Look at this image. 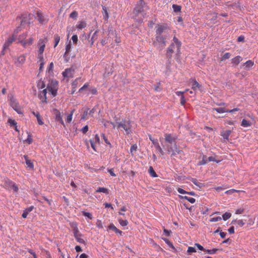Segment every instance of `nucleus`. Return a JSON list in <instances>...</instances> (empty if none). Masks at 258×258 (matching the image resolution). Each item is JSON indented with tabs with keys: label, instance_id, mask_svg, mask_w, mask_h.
Listing matches in <instances>:
<instances>
[{
	"label": "nucleus",
	"instance_id": "obj_39",
	"mask_svg": "<svg viewBox=\"0 0 258 258\" xmlns=\"http://www.w3.org/2000/svg\"><path fill=\"white\" fill-rule=\"evenodd\" d=\"M231 216V214L230 213H225L222 215V218L224 220L226 221L229 219Z\"/></svg>",
	"mask_w": 258,
	"mask_h": 258
},
{
	"label": "nucleus",
	"instance_id": "obj_52",
	"mask_svg": "<svg viewBox=\"0 0 258 258\" xmlns=\"http://www.w3.org/2000/svg\"><path fill=\"white\" fill-rule=\"evenodd\" d=\"M92 140H94L95 141V143L96 144H99L100 142V138L98 135H95L94 136V138L92 139Z\"/></svg>",
	"mask_w": 258,
	"mask_h": 258
},
{
	"label": "nucleus",
	"instance_id": "obj_53",
	"mask_svg": "<svg viewBox=\"0 0 258 258\" xmlns=\"http://www.w3.org/2000/svg\"><path fill=\"white\" fill-rule=\"evenodd\" d=\"M102 136L103 138V140H104L105 143L108 145H109L111 147V145L110 142L108 141L107 138L105 137V135L104 134H102Z\"/></svg>",
	"mask_w": 258,
	"mask_h": 258
},
{
	"label": "nucleus",
	"instance_id": "obj_10",
	"mask_svg": "<svg viewBox=\"0 0 258 258\" xmlns=\"http://www.w3.org/2000/svg\"><path fill=\"white\" fill-rule=\"evenodd\" d=\"M189 85L191 86V89L194 91V95L196 94V92L198 89H200L201 85L194 79H191L189 80Z\"/></svg>",
	"mask_w": 258,
	"mask_h": 258
},
{
	"label": "nucleus",
	"instance_id": "obj_42",
	"mask_svg": "<svg viewBox=\"0 0 258 258\" xmlns=\"http://www.w3.org/2000/svg\"><path fill=\"white\" fill-rule=\"evenodd\" d=\"M81 236H78L77 237H76L75 238V239L80 243L84 244V243H85V240L83 238H81Z\"/></svg>",
	"mask_w": 258,
	"mask_h": 258
},
{
	"label": "nucleus",
	"instance_id": "obj_51",
	"mask_svg": "<svg viewBox=\"0 0 258 258\" xmlns=\"http://www.w3.org/2000/svg\"><path fill=\"white\" fill-rule=\"evenodd\" d=\"M97 31H96L93 34L92 37H91V45H92L93 44V43L94 42L95 40L96 39V35L97 33Z\"/></svg>",
	"mask_w": 258,
	"mask_h": 258
},
{
	"label": "nucleus",
	"instance_id": "obj_56",
	"mask_svg": "<svg viewBox=\"0 0 258 258\" xmlns=\"http://www.w3.org/2000/svg\"><path fill=\"white\" fill-rule=\"evenodd\" d=\"M25 141L29 144H31L32 143L33 139L31 138L30 135H28L27 139L25 140Z\"/></svg>",
	"mask_w": 258,
	"mask_h": 258
},
{
	"label": "nucleus",
	"instance_id": "obj_50",
	"mask_svg": "<svg viewBox=\"0 0 258 258\" xmlns=\"http://www.w3.org/2000/svg\"><path fill=\"white\" fill-rule=\"evenodd\" d=\"M217 250H218V249L213 248L212 249H207V250H206V251L208 252V253L211 254L215 253Z\"/></svg>",
	"mask_w": 258,
	"mask_h": 258
},
{
	"label": "nucleus",
	"instance_id": "obj_21",
	"mask_svg": "<svg viewBox=\"0 0 258 258\" xmlns=\"http://www.w3.org/2000/svg\"><path fill=\"white\" fill-rule=\"evenodd\" d=\"M201 158L202 160L201 161H199L197 164L198 165H204L208 163V157L206 155H202L199 157V159Z\"/></svg>",
	"mask_w": 258,
	"mask_h": 258
},
{
	"label": "nucleus",
	"instance_id": "obj_3",
	"mask_svg": "<svg viewBox=\"0 0 258 258\" xmlns=\"http://www.w3.org/2000/svg\"><path fill=\"white\" fill-rule=\"evenodd\" d=\"M58 83L56 80L50 81L47 85L46 89L53 96H55L58 90Z\"/></svg>",
	"mask_w": 258,
	"mask_h": 258
},
{
	"label": "nucleus",
	"instance_id": "obj_58",
	"mask_svg": "<svg viewBox=\"0 0 258 258\" xmlns=\"http://www.w3.org/2000/svg\"><path fill=\"white\" fill-rule=\"evenodd\" d=\"M177 190L179 194H187V191L179 187L177 189Z\"/></svg>",
	"mask_w": 258,
	"mask_h": 258
},
{
	"label": "nucleus",
	"instance_id": "obj_46",
	"mask_svg": "<svg viewBox=\"0 0 258 258\" xmlns=\"http://www.w3.org/2000/svg\"><path fill=\"white\" fill-rule=\"evenodd\" d=\"M88 115H89L88 109H87V110L83 112V114L82 115L81 119H87V116Z\"/></svg>",
	"mask_w": 258,
	"mask_h": 258
},
{
	"label": "nucleus",
	"instance_id": "obj_25",
	"mask_svg": "<svg viewBox=\"0 0 258 258\" xmlns=\"http://www.w3.org/2000/svg\"><path fill=\"white\" fill-rule=\"evenodd\" d=\"M33 114L37 118V122L39 125H42L44 122L42 120V118L41 117L40 113L38 112H32Z\"/></svg>",
	"mask_w": 258,
	"mask_h": 258
},
{
	"label": "nucleus",
	"instance_id": "obj_23",
	"mask_svg": "<svg viewBox=\"0 0 258 258\" xmlns=\"http://www.w3.org/2000/svg\"><path fill=\"white\" fill-rule=\"evenodd\" d=\"M47 89L43 90L39 94V99L43 102H46Z\"/></svg>",
	"mask_w": 258,
	"mask_h": 258
},
{
	"label": "nucleus",
	"instance_id": "obj_48",
	"mask_svg": "<svg viewBox=\"0 0 258 258\" xmlns=\"http://www.w3.org/2000/svg\"><path fill=\"white\" fill-rule=\"evenodd\" d=\"M221 219H222L221 217L220 216H218V217H213V218H211L210 221L212 222H216L219 221V220H220Z\"/></svg>",
	"mask_w": 258,
	"mask_h": 258
},
{
	"label": "nucleus",
	"instance_id": "obj_30",
	"mask_svg": "<svg viewBox=\"0 0 258 258\" xmlns=\"http://www.w3.org/2000/svg\"><path fill=\"white\" fill-rule=\"evenodd\" d=\"M87 26V24L85 21H81L77 25L76 27L78 29H82Z\"/></svg>",
	"mask_w": 258,
	"mask_h": 258
},
{
	"label": "nucleus",
	"instance_id": "obj_57",
	"mask_svg": "<svg viewBox=\"0 0 258 258\" xmlns=\"http://www.w3.org/2000/svg\"><path fill=\"white\" fill-rule=\"evenodd\" d=\"M11 188L14 191L16 192L18 190V187L15 183H12Z\"/></svg>",
	"mask_w": 258,
	"mask_h": 258
},
{
	"label": "nucleus",
	"instance_id": "obj_9",
	"mask_svg": "<svg viewBox=\"0 0 258 258\" xmlns=\"http://www.w3.org/2000/svg\"><path fill=\"white\" fill-rule=\"evenodd\" d=\"M10 105L19 114L22 113V109L19 103L14 98L10 100Z\"/></svg>",
	"mask_w": 258,
	"mask_h": 258
},
{
	"label": "nucleus",
	"instance_id": "obj_35",
	"mask_svg": "<svg viewBox=\"0 0 258 258\" xmlns=\"http://www.w3.org/2000/svg\"><path fill=\"white\" fill-rule=\"evenodd\" d=\"M138 146L137 144H133L131 146L130 149V152L132 154L134 155V153H135L137 151Z\"/></svg>",
	"mask_w": 258,
	"mask_h": 258
},
{
	"label": "nucleus",
	"instance_id": "obj_12",
	"mask_svg": "<svg viewBox=\"0 0 258 258\" xmlns=\"http://www.w3.org/2000/svg\"><path fill=\"white\" fill-rule=\"evenodd\" d=\"M53 113L55 115V120L64 125V123L62 119V116L61 112L57 109H53Z\"/></svg>",
	"mask_w": 258,
	"mask_h": 258
},
{
	"label": "nucleus",
	"instance_id": "obj_62",
	"mask_svg": "<svg viewBox=\"0 0 258 258\" xmlns=\"http://www.w3.org/2000/svg\"><path fill=\"white\" fill-rule=\"evenodd\" d=\"M208 162L213 161L216 162L217 163H219V161H218L215 159V158L213 156H210L209 157H208Z\"/></svg>",
	"mask_w": 258,
	"mask_h": 258
},
{
	"label": "nucleus",
	"instance_id": "obj_13",
	"mask_svg": "<svg viewBox=\"0 0 258 258\" xmlns=\"http://www.w3.org/2000/svg\"><path fill=\"white\" fill-rule=\"evenodd\" d=\"M15 34L16 33H15L12 36L9 37L6 41L3 46L4 50L8 48L9 46L16 39Z\"/></svg>",
	"mask_w": 258,
	"mask_h": 258
},
{
	"label": "nucleus",
	"instance_id": "obj_20",
	"mask_svg": "<svg viewBox=\"0 0 258 258\" xmlns=\"http://www.w3.org/2000/svg\"><path fill=\"white\" fill-rule=\"evenodd\" d=\"M34 38L32 37L29 38L28 39H26V38L24 41L21 43V44L24 47H26L32 45L34 42Z\"/></svg>",
	"mask_w": 258,
	"mask_h": 258
},
{
	"label": "nucleus",
	"instance_id": "obj_38",
	"mask_svg": "<svg viewBox=\"0 0 258 258\" xmlns=\"http://www.w3.org/2000/svg\"><path fill=\"white\" fill-rule=\"evenodd\" d=\"M118 221L122 226H125L128 224V221L126 220H122L120 218H118Z\"/></svg>",
	"mask_w": 258,
	"mask_h": 258
},
{
	"label": "nucleus",
	"instance_id": "obj_61",
	"mask_svg": "<svg viewBox=\"0 0 258 258\" xmlns=\"http://www.w3.org/2000/svg\"><path fill=\"white\" fill-rule=\"evenodd\" d=\"M74 236L75 238H76L78 236H82V235L79 233V230L78 229H75L74 231Z\"/></svg>",
	"mask_w": 258,
	"mask_h": 258
},
{
	"label": "nucleus",
	"instance_id": "obj_6",
	"mask_svg": "<svg viewBox=\"0 0 258 258\" xmlns=\"http://www.w3.org/2000/svg\"><path fill=\"white\" fill-rule=\"evenodd\" d=\"M46 41V38L40 39L38 41V45H39V50L38 57L39 59H43V53L44 52Z\"/></svg>",
	"mask_w": 258,
	"mask_h": 258
},
{
	"label": "nucleus",
	"instance_id": "obj_16",
	"mask_svg": "<svg viewBox=\"0 0 258 258\" xmlns=\"http://www.w3.org/2000/svg\"><path fill=\"white\" fill-rule=\"evenodd\" d=\"M173 42L172 43H174V48L175 46H176V55H179L180 53V47L181 46V42L175 36L173 37Z\"/></svg>",
	"mask_w": 258,
	"mask_h": 258
},
{
	"label": "nucleus",
	"instance_id": "obj_28",
	"mask_svg": "<svg viewBox=\"0 0 258 258\" xmlns=\"http://www.w3.org/2000/svg\"><path fill=\"white\" fill-rule=\"evenodd\" d=\"M27 37V33H24L21 35H20L18 37V43H21Z\"/></svg>",
	"mask_w": 258,
	"mask_h": 258
},
{
	"label": "nucleus",
	"instance_id": "obj_15",
	"mask_svg": "<svg viewBox=\"0 0 258 258\" xmlns=\"http://www.w3.org/2000/svg\"><path fill=\"white\" fill-rule=\"evenodd\" d=\"M74 72V69L72 68H68L62 73V75L64 78H71L73 77Z\"/></svg>",
	"mask_w": 258,
	"mask_h": 258
},
{
	"label": "nucleus",
	"instance_id": "obj_29",
	"mask_svg": "<svg viewBox=\"0 0 258 258\" xmlns=\"http://www.w3.org/2000/svg\"><path fill=\"white\" fill-rule=\"evenodd\" d=\"M251 123L245 119H243L241 122V125L243 127H249L251 125Z\"/></svg>",
	"mask_w": 258,
	"mask_h": 258
},
{
	"label": "nucleus",
	"instance_id": "obj_2",
	"mask_svg": "<svg viewBox=\"0 0 258 258\" xmlns=\"http://www.w3.org/2000/svg\"><path fill=\"white\" fill-rule=\"evenodd\" d=\"M117 124V127L121 131L122 128L125 131L126 134H130L132 133V124L131 121L128 119H122L120 122H116Z\"/></svg>",
	"mask_w": 258,
	"mask_h": 258
},
{
	"label": "nucleus",
	"instance_id": "obj_17",
	"mask_svg": "<svg viewBox=\"0 0 258 258\" xmlns=\"http://www.w3.org/2000/svg\"><path fill=\"white\" fill-rule=\"evenodd\" d=\"M164 136L165 140L168 143L170 144L176 143L175 140H176V137L175 136H172L171 134H165Z\"/></svg>",
	"mask_w": 258,
	"mask_h": 258
},
{
	"label": "nucleus",
	"instance_id": "obj_1",
	"mask_svg": "<svg viewBox=\"0 0 258 258\" xmlns=\"http://www.w3.org/2000/svg\"><path fill=\"white\" fill-rule=\"evenodd\" d=\"M32 18V15L28 13H24L21 16L18 17L17 20L20 23V26L16 29L15 33H18L22 28H25L26 26H29Z\"/></svg>",
	"mask_w": 258,
	"mask_h": 258
},
{
	"label": "nucleus",
	"instance_id": "obj_41",
	"mask_svg": "<svg viewBox=\"0 0 258 258\" xmlns=\"http://www.w3.org/2000/svg\"><path fill=\"white\" fill-rule=\"evenodd\" d=\"M117 229V228L114 226L113 224H110L108 227V230H112L115 232H116Z\"/></svg>",
	"mask_w": 258,
	"mask_h": 258
},
{
	"label": "nucleus",
	"instance_id": "obj_64",
	"mask_svg": "<svg viewBox=\"0 0 258 258\" xmlns=\"http://www.w3.org/2000/svg\"><path fill=\"white\" fill-rule=\"evenodd\" d=\"M89 127L88 125H85L82 130L81 131L84 133H86L88 131Z\"/></svg>",
	"mask_w": 258,
	"mask_h": 258
},
{
	"label": "nucleus",
	"instance_id": "obj_24",
	"mask_svg": "<svg viewBox=\"0 0 258 258\" xmlns=\"http://www.w3.org/2000/svg\"><path fill=\"white\" fill-rule=\"evenodd\" d=\"M34 207L33 206H31L29 207H28L25 209L23 211V213L22 215V216L23 218H26L27 217L28 214L29 213L33 211Z\"/></svg>",
	"mask_w": 258,
	"mask_h": 258
},
{
	"label": "nucleus",
	"instance_id": "obj_27",
	"mask_svg": "<svg viewBox=\"0 0 258 258\" xmlns=\"http://www.w3.org/2000/svg\"><path fill=\"white\" fill-rule=\"evenodd\" d=\"M25 159V162L27 166L30 168V169H33L34 165L33 163L32 162V161L28 159V157L27 155H24V156Z\"/></svg>",
	"mask_w": 258,
	"mask_h": 258
},
{
	"label": "nucleus",
	"instance_id": "obj_54",
	"mask_svg": "<svg viewBox=\"0 0 258 258\" xmlns=\"http://www.w3.org/2000/svg\"><path fill=\"white\" fill-rule=\"evenodd\" d=\"M96 225L97 227L99 228H102L103 226L102 224V222L100 220H97L96 223Z\"/></svg>",
	"mask_w": 258,
	"mask_h": 258
},
{
	"label": "nucleus",
	"instance_id": "obj_47",
	"mask_svg": "<svg viewBox=\"0 0 258 258\" xmlns=\"http://www.w3.org/2000/svg\"><path fill=\"white\" fill-rule=\"evenodd\" d=\"M90 144H91V147L92 148V149L94 150V151H96V143H95V141L94 140H92V139H90Z\"/></svg>",
	"mask_w": 258,
	"mask_h": 258
},
{
	"label": "nucleus",
	"instance_id": "obj_40",
	"mask_svg": "<svg viewBox=\"0 0 258 258\" xmlns=\"http://www.w3.org/2000/svg\"><path fill=\"white\" fill-rule=\"evenodd\" d=\"M73 114V110L72 111V112L70 113L67 114L66 121L68 122H70L72 121Z\"/></svg>",
	"mask_w": 258,
	"mask_h": 258
},
{
	"label": "nucleus",
	"instance_id": "obj_19",
	"mask_svg": "<svg viewBox=\"0 0 258 258\" xmlns=\"http://www.w3.org/2000/svg\"><path fill=\"white\" fill-rule=\"evenodd\" d=\"M174 43H171L167 48L166 53V56L169 59L171 58L173 52Z\"/></svg>",
	"mask_w": 258,
	"mask_h": 258
},
{
	"label": "nucleus",
	"instance_id": "obj_59",
	"mask_svg": "<svg viewBox=\"0 0 258 258\" xmlns=\"http://www.w3.org/2000/svg\"><path fill=\"white\" fill-rule=\"evenodd\" d=\"M72 40L74 43L76 44L78 42V36L77 35H74L72 37Z\"/></svg>",
	"mask_w": 258,
	"mask_h": 258
},
{
	"label": "nucleus",
	"instance_id": "obj_26",
	"mask_svg": "<svg viewBox=\"0 0 258 258\" xmlns=\"http://www.w3.org/2000/svg\"><path fill=\"white\" fill-rule=\"evenodd\" d=\"M25 60L26 56L24 55H21L17 58V61H15V63L22 64L24 63Z\"/></svg>",
	"mask_w": 258,
	"mask_h": 258
},
{
	"label": "nucleus",
	"instance_id": "obj_31",
	"mask_svg": "<svg viewBox=\"0 0 258 258\" xmlns=\"http://www.w3.org/2000/svg\"><path fill=\"white\" fill-rule=\"evenodd\" d=\"M227 109H226L225 108H222V107H220V108H213L212 109V110L216 111L218 113H224V112H227Z\"/></svg>",
	"mask_w": 258,
	"mask_h": 258
},
{
	"label": "nucleus",
	"instance_id": "obj_37",
	"mask_svg": "<svg viewBox=\"0 0 258 258\" xmlns=\"http://www.w3.org/2000/svg\"><path fill=\"white\" fill-rule=\"evenodd\" d=\"M172 8L174 12H178L181 11V7L177 5L173 4L172 5Z\"/></svg>",
	"mask_w": 258,
	"mask_h": 258
},
{
	"label": "nucleus",
	"instance_id": "obj_14",
	"mask_svg": "<svg viewBox=\"0 0 258 258\" xmlns=\"http://www.w3.org/2000/svg\"><path fill=\"white\" fill-rule=\"evenodd\" d=\"M149 139L152 141V143L155 146V147L156 148V150L159 152L160 155H163L164 154V152L163 151L162 149L160 147L159 143L157 142V141L152 139V138L150 136Z\"/></svg>",
	"mask_w": 258,
	"mask_h": 258
},
{
	"label": "nucleus",
	"instance_id": "obj_43",
	"mask_svg": "<svg viewBox=\"0 0 258 258\" xmlns=\"http://www.w3.org/2000/svg\"><path fill=\"white\" fill-rule=\"evenodd\" d=\"M82 213L83 216L87 217L90 219H92L93 218L92 214L89 212L83 211Z\"/></svg>",
	"mask_w": 258,
	"mask_h": 258
},
{
	"label": "nucleus",
	"instance_id": "obj_60",
	"mask_svg": "<svg viewBox=\"0 0 258 258\" xmlns=\"http://www.w3.org/2000/svg\"><path fill=\"white\" fill-rule=\"evenodd\" d=\"M187 252L189 253L195 252H196V250L195 247L189 246L188 248Z\"/></svg>",
	"mask_w": 258,
	"mask_h": 258
},
{
	"label": "nucleus",
	"instance_id": "obj_32",
	"mask_svg": "<svg viewBox=\"0 0 258 258\" xmlns=\"http://www.w3.org/2000/svg\"><path fill=\"white\" fill-rule=\"evenodd\" d=\"M72 48L71 44V41L69 42V43L66 45V52L63 55V57L66 56V55L67 54H69L70 52L71 51Z\"/></svg>",
	"mask_w": 258,
	"mask_h": 258
},
{
	"label": "nucleus",
	"instance_id": "obj_55",
	"mask_svg": "<svg viewBox=\"0 0 258 258\" xmlns=\"http://www.w3.org/2000/svg\"><path fill=\"white\" fill-rule=\"evenodd\" d=\"M238 191H239L238 190H237L236 189H231L227 190L225 192V193L228 194V195H231V194H233L235 192H238Z\"/></svg>",
	"mask_w": 258,
	"mask_h": 258
},
{
	"label": "nucleus",
	"instance_id": "obj_22",
	"mask_svg": "<svg viewBox=\"0 0 258 258\" xmlns=\"http://www.w3.org/2000/svg\"><path fill=\"white\" fill-rule=\"evenodd\" d=\"M242 59L243 58L241 56L237 55L231 59V63L233 66H237L242 60Z\"/></svg>",
	"mask_w": 258,
	"mask_h": 258
},
{
	"label": "nucleus",
	"instance_id": "obj_11",
	"mask_svg": "<svg viewBox=\"0 0 258 258\" xmlns=\"http://www.w3.org/2000/svg\"><path fill=\"white\" fill-rule=\"evenodd\" d=\"M145 3L143 0H139V1L137 3V4L134 10V13L136 15H138L139 13H141Z\"/></svg>",
	"mask_w": 258,
	"mask_h": 258
},
{
	"label": "nucleus",
	"instance_id": "obj_63",
	"mask_svg": "<svg viewBox=\"0 0 258 258\" xmlns=\"http://www.w3.org/2000/svg\"><path fill=\"white\" fill-rule=\"evenodd\" d=\"M8 121L10 124L13 125L14 126H16L17 125V122L15 120L9 119L8 120Z\"/></svg>",
	"mask_w": 258,
	"mask_h": 258
},
{
	"label": "nucleus",
	"instance_id": "obj_18",
	"mask_svg": "<svg viewBox=\"0 0 258 258\" xmlns=\"http://www.w3.org/2000/svg\"><path fill=\"white\" fill-rule=\"evenodd\" d=\"M254 65V62L251 60H248L246 61L245 63H243L241 64L240 68H243L244 69L248 70L250 68H251Z\"/></svg>",
	"mask_w": 258,
	"mask_h": 258
},
{
	"label": "nucleus",
	"instance_id": "obj_5",
	"mask_svg": "<svg viewBox=\"0 0 258 258\" xmlns=\"http://www.w3.org/2000/svg\"><path fill=\"white\" fill-rule=\"evenodd\" d=\"M172 144H167L165 145L166 149L168 153L171 154V156H175L177 154H179L181 151L177 147L176 144L174 143L173 147L171 146Z\"/></svg>",
	"mask_w": 258,
	"mask_h": 258
},
{
	"label": "nucleus",
	"instance_id": "obj_45",
	"mask_svg": "<svg viewBox=\"0 0 258 258\" xmlns=\"http://www.w3.org/2000/svg\"><path fill=\"white\" fill-rule=\"evenodd\" d=\"M231 55L230 54V53L229 52H226L222 56V60H224L225 59H228L230 58Z\"/></svg>",
	"mask_w": 258,
	"mask_h": 258
},
{
	"label": "nucleus",
	"instance_id": "obj_34",
	"mask_svg": "<svg viewBox=\"0 0 258 258\" xmlns=\"http://www.w3.org/2000/svg\"><path fill=\"white\" fill-rule=\"evenodd\" d=\"M54 47H56L60 41V37L57 34L54 35Z\"/></svg>",
	"mask_w": 258,
	"mask_h": 258
},
{
	"label": "nucleus",
	"instance_id": "obj_4",
	"mask_svg": "<svg viewBox=\"0 0 258 258\" xmlns=\"http://www.w3.org/2000/svg\"><path fill=\"white\" fill-rule=\"evenodd\" d=\"M155 36L162 35L163 34L169 32V27L166 23H163L161 25H157L155 27Z\"/></svg>",
	"mask_w": 258,
	"mask_h": 258
},
{
	"label": "nucleus",
	"instance_id": "obj_44",
	"mask_svg": "<svg viewBox=\"0 0 258 258\" xmlns=\"http://www.w3.org/2000/svg\"><path fill=\"white\" fill-rule=\"evenodd\" d=\"M70 17L74 19H76L78 17V13L76 11H73L71 13Z\"/></svg>",
	"mask_w": 258,
	"mask_h": 258
},
{
	"label": "nucleus",
	"instance_id": "obj_36",
	"mask_svg": "<svg viewBox=\"0 0 258 258\" xmlns=\"http://www.w3.org/2000/svg\"><path fill=\"white\" fill-rule=\"evenodd\" d=\"M149 172L150 174V175L153 177H156L157 176V175L156 173V172L154 171L153 168L152 166H150L149 169Z\"/></svg>",
	"mask_w": 258,
	"mask_h": 258
},
{
	"label": "nucleus",
	"instance_id": "obj_7",
	"mask_svg": "<svg viewBox=\"0 0 258 258\" xmlns=\"http://www.w3.org/2000/svg\"><path fill=\"white\" fill-rule=\"evenodd\" d=\"M170 37L169 32L161 35L156 36L155 37L157 42L162 44L163 46H165L166 45L167 40L169 39Z\"/></svg>",
	"mask_w": 258,
	"mask_h": 258
},
{
	"label": "nucleus",
	"instance_id": "obj_49",
	"mask_svg": "<svg viewBox=\"0 0 258 258\" xmlns=\"http://www.w3.org/2000/svg\"><path fill=\"white\" fill-rule=\"evenodd\" d=\"M237 225H238L240 227L243 226L245 223V222L243 220H238L236 221Z\"/></svg>",
	"mask_w": 258,
	"mask_h": 258
},
{
	"label": "nucleus",
	"instance_id": "obj_33",
	"mask_svg": "<svg viewBox=\"0 0 258 258\" xmlns=\"http://www.w3.org/2000/svg\"><path fill=\"white\" fill-rule=\"evenodd\" d=\"M96 192H103L107 194L108 193V189L105 187H99L96 190Z\"/></svg>",
	"mask_w": 258,
	"mask_h": 258
},
{
	"label": "nucleus",
	"instance_id": "obj_8",
	"mask_svg": "<svg viewBox=\"0 0 258 258\" xmlns=\"http://www.w3.org/2000/svg\"><path fill=\"white\" fill-rule=\"evenodd\" d=\"M36 19L41 24H45L48 22V16L43 14L41 11H37Z\"/></svg>",
	"mask_w": 258,
	"mask_h": 258
}]
</instances>
